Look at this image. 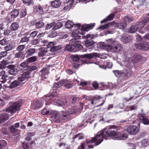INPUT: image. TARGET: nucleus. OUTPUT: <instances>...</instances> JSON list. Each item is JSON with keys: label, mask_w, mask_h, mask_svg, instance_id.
I'll list each match as a JSON object with an SVG mask.
<instances>
[{"label": "nucleus", "mask_w": 149, "mask_h": 149, "mask_svg": "<svg viewBox=\"0 0 149 149\" xmlns=\"http://www.w3.org/2000/svg\"><path fill=\"white\" fill-rule=\"evenodd\" d=\"M108 130L105 132L107 135L113 139L116 140H123L127 139L128 135L127 134H123L121 136H119L120 135V132L116 131L119 130V127L115 125H110L107 127Z\"/></svg>", "instance_id": "obj_1"}, {"label": "nucleus", "mask_w": 149, "mask_h": 149, "mask_svg": "<svg viewBox=\"0 0 149 149\" xmlns=\"http://www.w3.org/2000/svg\"><path fill=\"white\" fill-rule=\"evenodd\" d=\"M105 130L104 129L98 132L96 136L93 139H92L90 141H87V143L89 144L95 142V145L97 146L101 143L103 141V139H107L106 137L103 135V133L105 131Z\"/></svg>", "instance_id": "obj_2"}, {"label": "nucleus", "mask_w": 149, "mask_h": 149, "mask_svg": "<svg viewBox=\"0 0 149 149\" xmlns=\"http://www.w3.org/2000/svg\"><path fill=\"white\" fill-rule=\"evenodd\" d=\"M57 94L55 92H52L50 94H47L45 95L46 99H44L45 101H48L50 99L53 100L52 102L53 104L56 105L58 106H62L63 105V104H64L62 101H61L58 99V98L56 97Z\"/></svg>", "instance_id": "obj_3"}, {"label": "nucleus", "mask_w": 149, "mask_h": 149, "mask_svg": "<svg viewBox=\"0 0 149 149\" xmlns=\"http://www.w3.org/2000/svg\"><path fill=\"white\" fill-rule=\"evenodd\" d=\"M98 56L97 53H92L89 54H86L84 55H75L73 58V60L74 61H78L80 58H87L89 59H91L95 56Z\"/></svg>", "instance_id": "obj_4"}, {"label": "nucleus", "mask_w": 149, "mask_h": 149, "mask_svg": "<svg viewBox=\"0 0 149 149\" xmlns=\"http://www.w3.org/2000/svg\"><path fill=\"white\" fill-rule=\"evenodd\" d=\"M20 107L18 102H11L9 103V107L6 109L7 112L15 113L19 109Z\"/></svg>", "instance_id": "obj_5"}, {"label": "nucleus", "mask_w": 149, "mask_h": 149, "mask_svg": "<svg viewBox=\"0 0 149 149\" xmlns=\"http://www.w3.org/2000/svg\"><path fill=\"white\" fill-rule=\"evenodd\" d=\"M140 25L138 22L137 24H134L131 26L128 30V32L130 33H134L136 32H140Z\"/></svg>", "instance_id": "obj_6"}, {"label": "nucleus", "mask_w": 149, "mask_h": 149, "mask_svg": "<svg viewBox=\"0 0 149 149\" xmlns=\"http://www.w3.org/2000/svg\"><path fill=\"white\" fill-rule=\"evenodd\" d=\"M70 43H71V45H67L65 48V49L70 51H72L75 49L78 48L80 49L82 48V46L80 44H76L75 43H71L70 41Z\"/></svg>", "instance_id": "obj_7"}, {"label": "nucleus", "mask_w": 149, "mask_h": 149, "mask_svg": "<svg viewBox=\"0 0 149 149\" xmlns=\"http://www.w3.org/2000/svg\"><path fill=\"white\" fill-rule=\"evenodd\" d=\"M72 36L73 38L70 40V42L80 44L81 42L78 40L81 38V36L75 31L72 32Z\"/></svg>", "instance_id": "obj_8"}, {"label": "nucleus", "mask_w": 149, "mask_h": 149, "mask_svg": "<svg viewBox=\"0 0 149 149\" xmlns=\"http://www.w3.org/2000/svg\"><path fill=\"white\" fill-rule=\"evenodd\" d=\"M127 130L130 134L133 135L138 132L139 128L136 126L131 125L127 127Z\"/></svg>", "instance_id": "obj_9"}, {"label": "nucleus", "mask_w": 149, "mask_h": 149, "mask_svg": "<svg viewBox=\"0 0 149 149\" xmlns=\"http://www.w3.org/2000/svg\"><path fill=\"white\" fill-rule=\"evenodd\" d=\"M136 46L137 48L142 50H147L149 48V45L146 42L136 44Z\"/></svg>", "instance_id": "obj_10"}, {"label": "nucleus", "mask_w": 149, "mask_h": 149, "mask_svg": "<svg viewBox=\"0 0 149 149\" xmlns=\"http://www.w3.org/2000/svg\"><path fill=\"white\" fill-rule=\"evenodd\" d=\"M65 27L67 29H71L72 26L77 27V29H79L81 27L80 24H74L73 22L70 21L68 20L67 22L65 24Z\"/></svg>", "instance_id": "obj_11"}, {"label": "nucleus", "mask_w": 149, "mask_h": 149, "mask_svg": "<svg viewBox=\"0 0 149 149\" xmlns=\"http://www.w3.org/2000/svg\"><path fill=\"white\" fill-rule=\"evenodd\" d=\"M106 40L107 44L106 45L105 43H103L102 45L105 46V47H107L109 49H111L115 45L116 41L112 38L108 39Z\"/></svg>", "instance_id": "obj_12"}, {"label": "nucleus", "mask_w": 149, "mask_h": 149, "mask_svg": "<svg viewBox=\"0 0 149 149\" xmlns=\"http://www.w3.org/2000/svg\"><path fill=\"white\" fill-rule=\"evenodd\" d=\"M15 68V66L13 65H10L8 66L7 68L9 69L8 73L12 75L16 74L18 72V70Z\"/></svg>", "instance_id": "obj_13"}, {"label": "nucleus", "mask_w": 149, "mask_h": 149, "mask_svg": "<svg viewBox=\"0 0 149 149\" xmlns=\"http://www.w3.org/2000/svg\"><path fill=\"white\" fill-rule=\"evenodd\" d=\"M9 78L8 75L6 74L5 71L2 70L0 72V79L1 80V82L3 83L5 82Z\"/></svg>", "instance_id": "obj_14"}, {"label": "nucleus", "mask_w": 149, "mask_h": 149, "mask_svg": "<svg viewBox=\"0 0 149 149\" xmlns=\"http://www.w3.org/2000/svg\"><path fill=\"white\" fill-rule=\"evenodd\" d=\"M51 119L55 122L59 123L61 119L58 113H55L51 116Z\"/></svg>", "instance_id": "obj_15"}, {"label": "nucleus", "mask_w": 149, "mask_h": 149, "mask_svg": "<svg viewBox=\"0 0 149 149\" xmlns=\"http://www.w3.org/2000/svg\"><path fill=\"white\" fill-rule=\"evenodd\" d=\"M149 22V16L147 15L144 17L141 21H139L138 23L140 25L141 27L143 28L146 24Z\"/></svg>", "instance_id": "obj_16"}, {"label": "nucleus", "mask_w": 149, "mask_h": 149, "mask_svg": "<svg viewBox=\"0 0 149 149\" xmlns=\"http://www.w3.org/2000/svg\"><path fill=\"white\" fill-rule=\"evenodd\" d=\"M36 50L33 48H29L26 50L24 53L25 57L27 58L31 56L32 54L35 53Z\"/></svg>", "instance_id": "obj_17"}, {"label": "nucleus", "mask_w": 149, "mask_h": 149, "mask_svg": "<svg viewBox=\"0 0 149 149\" xmlns=\"http://www.w3.org/2000/svg\"><path fill=\"white\" fill-rule=\"evenodd\" d=\"M9 117V116L6 113H3L0 115V123L4 122L8 120Z\"/></svg>", "instance_id": "obj_18"}, {"label": "nucleus", "mask_w": 149, "mask_h": 149, "mask_svg": "<svg viewBox=\"0 0 149 149\" xmlns=\"http://www.w3.org/2000/svg\"><path fill=\"white\" fill-rule=\"evenodd\" d=\"M61 4V2L59 0H55L51 2V6L54 8L59 7Z\"/></svg>", "instance_id": "obj_19"}, {"label": "nucleus", "mask_w": 149, "mask_h": 149, "mask_svg": "<svg viewBox=\"0 0 149 149\" xmlns=\"http://www.w3.org/2000/svg\"><path fill=\"white\" fill-rule=\"evenodd\" d=\"M123 47L120 45L118 44L115 46V45L112 47L111 49H113L116 53H119L122 49Z\"/></svg>", "instance_id": "obj_20"}, {"label": "nucleus", "mask_w": 149, "mask_h": 149, "mask_svg": "<svg viewBox=\"0 0 149 149\" xmlns=\"http://www.w3.org/2000/svg\"><path fill=\"white\" fill-rule=\"evenodd\" d=\"M66 81V80H64L61 81L60 82H58L57 83L55 84L53 87L54 90L57 89L59 87H61L63 84Z\"/></svg>", "instance_id": "obj_21"}, {"label": "nucleus", "mask_w": 149, "mask_h": 149, "mask_svg": "<svg viewBox=\"0 0 149 149\" xmlns=\"http://www.w3.org/2000/svg\"><path fill=\"white\" fill-rule=\"evenodd\" d=\"M84 43L86 46L88 48H90V47H89L92 46L95 43V42L91 40H86L84 41Z\"/></svg>", "instance_id": "obj_22"}, {"label": "nucleus", "mask_w": 149, "mask_h": 149, "mask_svg": "<svg viewBox=\"0 0 149 149\" xmlns=\"http://www.w3.org/2000/svg\"><path fill=\"white\" fill-rule=\"evenodd\" d=\"M15 47V45L12 43L9 44L4 47V49L6 52L9 51L13 49Z\"/></svg>", "instance_id": "obj_23"}, {"label": "nucleus", "mask_w": 149, "mask_h": 149, "mask_svg": "<svg viewBox=\"0 0 149 149\" xmlns=\"http://www.w3.org/2000/svg\"><path fill=\"white\" fill-rule=\"evenodd\" d=\"M39 52L38 53V56L40 57H42L45 55L47 51L46 49L44 48H41L39 49Z\"/></svg>", "instance_id": "obj_24"}, {"label": "nucleus", "mask_w": 149, "mask_h": 149, "mask_svg": "<svg viewBox=\"0 0 149 149\" xmlns=\"http://www.w3.org/2000/svg\"><path fill=\"white\" fill-rule=\"evenodd\" d=\"M142 118H140L141 122L144 125H148L149 124V119L146 117L141 116Z\"/></svg>", "instance_id": "obj_25"}, {"label": "nucleus", "mask_w": 149, "mask_h": 149, "mask_svg": "<svg viewBox=\"0 0 149 149\" xmlns=\"http://www.w3.org/2000/svg\"><path fill=\"white\" fill-rule=\"evenodd\" d=\"M70 114L68 112L63 111L62 114V116L61 117V119L67 120L69 119L70 118Z\"/></svg>", "instance_id": "obj_26"}, {"label": "nucleus", "mask_w": 149, "mask_h": 149, "mask_svg": "<svg viewBox=\"0 0 149 149\" xmlns=\"http://www.w3.org/2000/svg\"><path fill=\"white\" fill-rule=\"evenodd\" d=\"M19 11L16 9H13L10 13V15L12 18H14L16 17L19 15Z\"/></svg>", "instance_id": "obj_27"}, {"label": "nucleus", "mask_w": 149, "mask_h": 149, "mask_svg": "<svg viewBox=\"0 0 149 149\" xmlns=\"http://www.w3.org/2000/svg\"><path fill=\"white\" fill-rule=\"evenodd\" d=\"M141 56L139 55L134 54L132 58V61L133 63L138 62L139 60L141 58Z\"/></svg>", "instance_id": "obj_28"}, {"label": "nucleus", "mask_w": 149, "mask_h": 149, "mask_svg": "<svg viewBox=\"0 0 149 149\" xmlns=\"http://www.w3.org/2000/svg\"><path fill=\"white\" fill-rule=\"evenodd\" d=\"M20 82L16 80H15L12 82L9 86L10 88L12 89L13 88L18 86L20 84Z\"/></svg>", "instance_id": "obj_29"}, {"label": "nucleus", "mask_w": 149, "mask_h": 149, "mask_svg": "<svg viewBox=\"0 0 149 149\" xmlns=\"http://www.w3.org/2000/svg\"><path fill=\"white\" fill-rule=\"evenodd\" d=\"M15 57L16 58H21L22 59H24L25 56L24 54L22 52H18L15 54Z\"/></svg>", "instance_id": "obj_30"}, {"label": "nucleus", "mask_w": 149, "mask_h": 149, "mask_svg": "<svg viewBox=\"0 0 149 149\" xmlns=\"http://www.w3.org/2000/svg\"><path fill=\"white\" fill-rule=\"evenodd\" d=\"M53 113V111L52 110H49L46 109L42 110L41 111V113L43 115H52Z\"/></svg>", "instance_id": "obj_31"}, {"label": "nucleus", "mask_w": 149, "mask_h": 149, "mask_svg": "<svg viewBox=\"0 0 149 149\" xmlns=\"http://www.w3.org/2000/svg\"><path fill=\"white\" fill-rule=\"evenodd\" d=\"M43 105V103H41L39 101H37L33 103V106L35 109H38Z\"/></svg>", "instance_id": "obj_32"}, {"label": "nucleus", "mask_w": 149, "mask_h": 149, "mask_svg": "<svg viewBox=\"0 0 149 149\" xmlns=\"http://www.w3.org/2000/svg\"><path fill=\"white\" fill-rule=\"evenodd\" d=\"M95 26V24H91L86 25L85 26H83L84 31H88L89 29H92Z\"/></svg>", "instance_id": "obj_33"}, {"label": "nucleus", "mask_w": 149, "mask_h": 149, "mask_svg": "<svg viewBox=\"0 0 149 149\" xmlns=\"http://www.w3.org/2000/svg\"><path fill=\"white\" fill-rule=\"evenodd\" d=\"M19 25L16 22L12 23L10 26V28L12 31L17 30L18 28Z\"/></svg>", "instance_id": "obj_34"}, {"label": "nucleus", "mask_w": 149, "mask_h": 149, "mask_svg": "<svg viewBox=\"0 0 149 149\" xmlns=\"http://www.w3.org/2000/svg\"><path fill=\"white\" fill-rule=\"evenodd\" d=\"M121 77L126 78L128 77V72L126 69H124L121 71Z\"/></svg>", "instance_id": "obj_35"}, {"label": "nucleus", "mask_w": 149, "mask_h": 149, "mask_svg": "<svg viewBox=\"0 0 149 149\" xmlns=\"http://www.w3.org/2000/svg\"><path fill=\"white\" fill-rule=\"evenodd\" d=\"M62 25V23L61 22H58L56 24L55 23V25L54 26L53 28V29L54 30L58 29L61 27Z\"/></svg>", "instance_id": "obj_36"}, {"label": "nucleus", "mask_w": 149, "mask_h": 149, "mask_svg": "<svg viewBox=\"0 0 149 149\" xmlns=\"http://www.w3.org/2000/svg\"><path fill=\"white\" fill-rule=\"evenodd\" d=\"M116 26L118 28L120 29H124L126 27V25L123 22L119 23L116 24Z\"/></svg>", "instance_id": "obj_37"}, {"label": "nucleus", "mask_w": 149, "mask_h": 149, "mask_svg": "<svg viewBox=\"0 0 149 149\" xmlns=\"http://www.w3.org/2000/svg\"><path fill=\"white\" fill-rule=\"evenodd\" d=\"M31 72L29 71L25 72L22 74V77L24 79L29 78L31 77Z\"/></svg>", "instance_id": "obj_38"}, {"label": "nucleus", "mask_w": 149, "mask_h": 149, "mask_svg": "<svg viewBox=\"0 0 149 149\" xmlns=\"http://www.w3.org/2000/svg\"><path fill=\"white\" fill-rule=\"evenodd\" d=\"M37 60V58L36 56H33L27 58L26 60V61L27 62L32 63L36 61Z\"/></svg>", "instance_id": "obj_39"}, {"label": "nucleus", "mask_w": 149, "mask_h": 149, "mask_svg": "<svg viewBox=\"0 0 149 149\" xmlns=\"http://www.w3.org/2000/svg\"><path fill=\"white\" fill-rule=\"evenodd\" d=\"M25 47L24 45H20L17 47L16 50L18 52H21L24 49Z\"/></svg>", "instance_id": "obj_40"}, {"label": "nucleus", "mask_w": 149, "mask_h": 149, "mask_svg": "<svg viewBox=\"0 0 149 149\" xmlns=\"http://www.w3.org/2000/svg\"><path fill=\"white\" fill-rule=\"evenodd\" d=\"M71 1V2L69 3V5H68L67 6H65L63 8V10H69L71 9L73 6L72 3H73V2H72L71 1Z\"/></svg>", "instance_id": "obj_41"}, {"label": "nucleus", "mask_w": 149, "mask_h": 149, "mask_svg": "<svg viewBox=\"0 0 149 149\" xmlns=\"http://www.w3.org/2000/svg\"><path fill=\"white\" fill-rule=\"evenodd\" d=\"M61 47L58 46H54L53 47L51 48L50 49V51L52 52H56L60 49Z\"/></svg>", "instance_id": "obj_42"}, {"label": "nucleus", "mask_w": 149, "mask_h": 149, "mask_svg": "<svg viewBox=\"0 0 149 149\" xmlns=\"http://www.w3.org/2000/svg\"><path fill=\"white\" fill-rule=\"evenodd\" d=\"M8 40L4 38L0 40V44L2 45H5L8 44Z\"/></svg>", "instance_id": "obj_43"}, {"label": "nucleus", "mask_w": 149, "mask_h": 149, "mask_svg": "<svg viewBox=\"0 0 149 149\" xmlns=\"http://www.w3.org/2000/svg\"><path fill=\"white\" fill-rule=\"evenodd\" d=\"M33 136V134L32 132L29 133L25 137V139L27 141H30L31 140V137Z\"/></svg>", "instance_id": "obj_44"}, {"label": "nucleus", "mask_w": 149, "mask_h": 149, "mask_svg": "<svg viewBox=\"0 0 149 149\" xmlns=\"http://www.w3.org/2000/svg\"><path fill=\"white\" fill-rule=\"evenodd\" d=\"M124 19L125 20V22L126 23L129 24L133 20V18L132 17L130 18L129 17L126 16L125 17Z\"/></svg>", "instance_id": "obj_45"}, {"label": "nucleus", "mask_w": 149, "mask_h": 149, "mask_svg": "<svg viewBox=\"0 0 149 149\" xmlns=\"http://www.w3.org/2000/svg\"><path fill=\"white\" fill-rule=\"evenodd\" d=\"M36 27L37 28L42 27L44 25V23L41 21H39L36 23Z\"/></svg>", "instance_id": "obj_46"}, {"label": "nucleus", "mask_w": 149, "mask_h": 149, "mask_svg": "<svg viewBox=\"0 0 149 149\" xmlns=\"http://www.w3.org/2000/svg\"><path fill=\"white\" fill-rule=\"evenodd\" d=\"M113 72L117 77H119L121 76V71H119L118 70H113Z\"/></svg>", "instance_id": "obj_47"}, {"label": "nucleus", "mask_w": 149, "mask_h": 149, "mask_svg": "<svg viewBox=\"0 0 149 149\" xmlns=\"http://www.w3.org/2000/svg\"><path fill=\"white\" fill-rule=\"evenodd\" d=\"M37 68L35 66H30L27 67V70L28 71H32L37 69Z\"/></svg>", "instance_id": "obj_48"}, {"label": "nucleus", "mask_w": 149, "mask_h": 149, "mask_svg": "<svg viewBox=\"0 0 149 149\" xmlns=\"http://www.w3.org/2000/svg\"><path fill=\"white\" fill-rule=\"evenodd\" d=\"M64 85V87L65 88H72L73 85L71 83H67V81L65 83V84H63Z\"/></svg>", "instance_id": "obj_49"}, {"label": "nucleus", "mask_w": 149, "mask_h": 149, "mask_svg": "<svg viewBox=\"0 0 149 149\" xmlns=\"http://www.w3.org/2000/svg\"><path fill=\"white\" fill-rule=\"evenodd\" d=\"M22 146L24 149H31V147L29 146L27 143L25 142L22 143Z\"/></svg>", "instance_id": "obj_50"}, {"label": "nucleus", "mask_w": 149, "mask_h": 149, "mask_svg": "<svg viewBox=\"0 0 149 149\" xmlns=\"http://www.w3.org/2000/svg\"><path fill=\"white\" fill-rule=\"evenodd\" d=\"M37 12H39V13L41 14L43 13V10L42 8L40 6H37L36 8Z\"/></svg>", "instance_id": "obj_51"}, {"label": "nucleus", "mask_w": 149, "mask_h": 149, "mask_svg": "<svg viewBox=\"0 0 149 149\" xmlns=\"http://www.w3.org/2000/svg\"><path fill=\"white\" fill-rule=\"evenodd\" d=\"M115 16V15L113 13H111L110 15H109L107 18H106L107 20V21H111L112 20L114 17Z\"/></svg>", "instance_id": "obj_52"}, {"label": "nucleus", "mask_w": 149, "mask_h": 149, "mask_svg": "<svg viewBox=\"0 0 149 149\" xmlns=\"http://www.w3.org/2000/svg\"><path fill=\"white\" fill-rule=\"evenodd\" d=\"M10 128L11 132L12 133H15L17 132V129L15 128L13 125H12L10 127Z\"/></svg>", "instance_id": "obj_53"}, {"label": "nucleus", "mask_w": 149, "mask_h": 149, "mask_svg": "<svg viewBox=\"0 0 149 149\" xmlns=\"http://www.w3.org/2000/svg\"><path fill=\"white\" fill-rule=\"evenodd\" d=\"M81 134H78L76 135H75L73 137V138L74 139L76 138H78V140L82 139L84 137Z\"/></svg>", "instance_id": "obj_54"}, {"label": "nucleus", "mask_w": 149, "mask_h": 149, "mask_svg": "<svg viewBox=\"0 0 149 149\" xmlns=\"http://www.w3.org/2000/svg\"><path fill=\"white\" fill-rule=\"evenodd\" d=\"M110 25L111 24H108L103 26H100L99 29H101L102 30H104L105 29H107L110 27Z\"/></svg>", "instance_id": "obj_55"}, {"label": "nucleus", "mask_w": 149, "mask_h": 149, "mask_svg": "<svg viewBox=\"0 0 149 149\" xmlns=\"http://www.w3.org/2000/svg\"><path fill=\"white\" fill-rule=\"evenodd\" d=\"M0 145L1 146V148L4 146H6L7 145V142L4 140H0Z\"/></svg>", "instance_id": "obj_56"}, {"label": "nucleus", "mask_w": 149, "mask_h": 149, "mask_svg": "<svg viewBox=\"0 0 149 149\" xmlns=\"http://www.w3.org/2000/svg\"><path fill=\"white\" fill-rule=\"evenodd\" d=\"M55 24V22H53L52 23H51L50 24H47L46 26L45 29L48 30L50 29Z\"/></svg>", "instance_id": "obj_57"}, {"label": "nucleus", "mask_w": 149, "mask_h": 149, "mask_svg": "<svg viewBox=\"0 0 149 149\" xmlns=\"http://www.w3.org/2000/svg\"><path fill=\"white\" fill-rule=\"evenodd\" d=\"M29 37H25L22 38L20 40V42L23 43L24 42H27L29 40Z\"/></svg>", "instance_id": "obj_58"}, {"label": "nucleus", "mask_w": 149, "mask_h": 149, "mask_svg": "<svg viewBox=\"0 0 149 149\" xmlns=\"http://www.w3.org/2000/svg\"><path fill=\"white\" fill-rule=\"evenodd\" d=\"M142 142L144 146H146L149 144V140L148 139H143L142 141Z\"/></svg>", "instance_id": "obj_59"}, {"label": "nucleus", "mask_w": 149, "mask_h": 149, "mask_svg": "<svg viewBox=\"0 0 149 149\" xmlns=\"http://www.w3.org/2000/svg\"><path fill=\"white\" fill-rule=\"evenodd\" d=\"M20 66L23 68H27L28 66V64L27 62H24L21 63L20 65Z\"/></svg>", "instance_id": "obj_60"}, {"label": "nucleus", "mask_w": 149, "mask_h": 149, "mask_svg": "<svg viewBox=\"0 0 149 149\" xmlns=\"http://www.w3.org/2000/svg\"><path fill=\"white\" fill-rule=\"evenodd\" d=\"M77 111V110L76 109H72L68 111L70 115L76 113Z\"/></svg>", "instance_id": "obj_61"}, {"label": "nucleus", "mask_w": 149, "mask_h": 149, "mask_svg": "<svg viewBox=\"0 0 149 149\" xmlns=\"http://www.w3.org/2000/svg\"><path fill=\"white\" fill-rule=\"evenodd\" d=\"M38 32L37 31H35L31 32L30 35V37L32 38H34L37 35Z\"/></svg>", "instance_id": "obj_62"}, {"label": "nucleus", "mask_w": 149, "mask_h": 149, "mask_svg": "<svg viewBox=\"0 0 149 149\" xmlns=\"http://www.w3.org/2000/svg\"><path fill=\"white\" fill-rule=\"evenodd\" d=\"M39 42V40L37 39H34L31 41V44L33 45L38 44Z\"/></svg>", "instance_id": "obj_63"}, {"label": "nucleus", "mask_w": 149, "mask_h": 149, "mask_svg": "<svg viewBox=\"0 0 149 149\" xmlns=\"http://www.w3.org/2000/svg\"><path fill=\"white\" fill-rule=\"evenodd\" d=\"M7 55V52L5 51L1 52L0 53V56L1 58H3L6 56Z\"/></svg>", "instance_id": "obj_64"}]
</instances>
